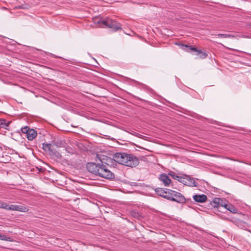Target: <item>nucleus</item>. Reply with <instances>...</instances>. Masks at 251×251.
Segmentation results:
<instances>
[{
  "mask_svg": "<svg viewBox=\"0 0 251 251\" xmlns=\"http://www.w3.org/2000/svg\"><path fill=\"white\" fill-rule=\"evenodd\" d=\"M104 158H102L101 155L97 154L96 156V160L97 161H100L101 163H88L86 165L87 169L89 172L95 176L107 179H112L115 177V175L108 169L106 164L103 163L102 160Z\"/></svg>",
  "mask_w": 251,
  "mask_h": 251,
  "instance_id": "nucleus-1",
  "label": "nucleus"
},
{
  "mask_svg": "<svg viewBox=\"0 0 251 251\" xmlns=\"http://www.w3.org/2000/svg\"><path fill=\"white\" fill-rule=\"evenodd\" d=\"M113 159L119 164L130 167H136L139 163L138 158L136 156L124 152L114 154Z\"/></svg>",
  "mask_w": 251,
  "mask_h": 251,
  "instance_id": "nucleus-2",
  "label": "nucleus"
},
{
  "mask_svg": "<svg viewBox=\"0 0 251 251\" xmlns=\"http://www.w3.org/2000/svg\"><path fill=\"white\" fill-rule=\"evenodd\" d=\"M97 23L102 24L107 27L111 28L114 31H116L119 29H122L121 25L119 23L108 18L100 19L97 22Z\"/></svg>",
  "mask_w": 251,
  "mask_h": 251,
  "instance_id": "nucleus-3",
  "label": "nucleus"
},
{
  "mask_svg": "<svg viewBox=\"0 0 251 251\" xmlns=\"http://www.w3.org/2000/svg\"><path fill=\"white\" fill-rule=\"evenodd\" d=\"M179 182L185 185L189 186L196 187L197 186V183L195 181V180H194L193 178H191L190 176L186 175H183L181 176Z\"/></svg>",
  "mask_w": 251,
  "mask_h": 251,
  "instance_id": "nucleus-4",
  "label": "nucleus"
},
{
  "mask_svg": "<svg viewBox=\"0 0 251 251\" xmlns=\"http://www.w3.org/2000/svg\"><path fill=\"white\" fill-rule=\"evenodd\" d=\"M171 195V201H176L179 203H184L186 201L184 196L180 193L172 190Z\"/></svg>",
  "mask_w": 251,
  "mask_h": 251,
  "instance_id": "nucleus-5",
  "label": "nucleus"
},
{
  "mask_svg": "<svg viewBox=\"0 0 251 251\" xmlns=\"http://www.w3.org/2000/svg\"><path fill=\"white\" fill-rule=\"evenodd\" d=\"M23 133L26 134V137L29 140H32L37 136V132L33 129H30L27 126L21 128Z\"/></svg>",
  "mask_w": 251,
  "mask_h": 251,
  "instance_id": "nucleus-6",
  "label": "nucleus"
},
{
  "mask_svg": "<svg viewBox=\"0 0 251 251\" xmlns=\"http://www.w3.org/2000/svg\"><path fill=\"white\" fill-rule=\"evenodd\" d=\"M172 190L158 188V196L171 201Z\"/></svg>",
  "mask_w": 251,
  "mask_h": 251,
  "instance_id": "nucleus-7",
  "label": "nucleus"
},
{
  "mask_svg": "<svg viewBox=\"0 0 251 251\" xmlns=\"http://www.w3.org/2000/svg\"><path fill=\"white\" fill-rule=\"evenodd\" d=\"M10 210L23 212H27L28 211V208L25 206L14 204L10 205Z\"/></svg>",
  "mask_w": 251,
  "mask_h": 251,
  "instance_id": "nucleus-8",
  "label": "nucleus"
},
{
  "mask_svg": "<svg viewBox=\"0 0 251 251\" xmlns=\"http://www.w3.org/2000/svg\"><path fill=\"white\" fill-rule=\"evenodd\" d=\"M159 179L165 186H169L171 182V180L169 178L168 176L165 174H161Z\"/></svg>",
  "mask_w": 251,
  "mask_h": 251,
  "instance_id": "nucleus-9",
  "label": "nucleus"
},
{
  "mask_svg": "<svg viewBox=\"0 0 251 251\" xmlns=\"http://www.w3.org/2000/svg\"><path fill=\"white\" fill-rule=\"evenodd\" d=\"M194 200L197 202H205L207 199V196L204 194L201 195H195L193 196Z\"/></svg>",
  "mask_w": 251,
  "mask_h": 251,
  "instance_id": "nucleus-10",
  "label": "nucleus"
},
{
  "mask_svg": "<svg viewBox=\"0 0 251 251\" xmlns=\"http://www.w3.org/2000/svg\"><path fill=\"white\" fill-rule=\"evenodd\" d=\"M42 146H43V147H42L43 149L45 151H49V154H50V153H51V152L53 151H54V145L53 144H50V143L45 144V143H43V145H42Z\"/></svg>",
  "mask_w": 251,
  "mask_h": 251,
  "instance_id": "nucleus-11",
  "label": "nucleus"
},
{
  "mask_svg": "<svg viewBox=\"0 0 251 251\" xmlns=\"http://www.w3.org/2000/svg\"><path fill=\"white\" fill-rule=\"evenodd\" d=\"M223 200L219 198H215L213 200V206L214 207L220 208L222 207Z\"/></svg>",
  "mask_w": 251,
  "mask_h": 251,
  "instance_id": "nucleus-12",
  "label": "nucleus"
},
{
  "mask_svg": "<svg viewBox=\"0 0 251 251\" xmlns=\"http://www.w3.org/2000/svg\"><path fill=\"white\" fill-rule=\"evenodd\" d=\"M50 154L52 157L56 158V159H60L62 158L61 154L58 151H56L54 149V151H53L51 153H50Z\"/></svg>",
  "mask_w": 251,
  "mask_h": 251,
  "instance_id": "nucleus-13",
  "label": "nucleus"
},
{
  "mask_svg": "<svg viewBox=\"0 0 251 251\" xmlns=\"http://www.w3.org/2000/svg\"><path fill=\"white\" fill-rule=\"evenodd\" d=\"M10 123L11 122H7V121L4 119H0V126L1 127L6 128V127L9 126Z\"/></svg>",
  "mask_w": 251,
  "mask_h": 251,
  "instance_id": "nucleus-14",
  "label": "nucleus"
},
{
  "mask_svg": "<svg viewBox=\"0 0 251 251\" xmlns=\"http://www.w3.org/2000/svg\"><path fill=\"white\" fill-rule=\"evenodd\" d=\"M195 55L199 56L200 58L204 59L206 58L207 54L206 52L202 51L201 50H199L198 53H195Z\"/></svg>",
  "mask_w": 251,
  "mask_h": 251,
  "instance_id": "nucleus-15",
  "label": "nucleus"
},
{
  "mask_svg": "<svg viewBox=\"0 0 251 251\" xmlns=\"http://www.w3.org/2000/svg\"><path fill=\"white\" fill-rule=\"evenodd\" d=\"M168 175L171 176L174 179H176L178 181L180 180L181 177V176H178L173 172H171L170 173H168Z\"/></svg>",
  "mask_w": 251,
  "mask_h": 251,
  "instance_id": "nucleus-16",
  "label": "nucleus"
},
{
  "mask_svg": "<svg viewBox=\"0 0 251 251\" xmlns=\"http://www.w3.org/2000/svg\"><path fill=\"white\" fill-rule=\"evenodd\" d=\"M226 210L230 211L233 213H236L237 211V209L234 205L228 203Z\"/></svg>",
  "mask_w": 251,
  "mask_h": 251,
  "instance_id": "nucleus-17",
  "label": "nucleus"
},
{
  "mask_svg": "<svg viewBox=\"0 0 251 251\" xmlns=\"http://www.w3.org/2000/svg\"><path fill=\"white\" fill-rule=\"evenodd\" d=\"M181 46L182 47L188 48L190 50H191L196 52V53H198V51L200 50L197 49L196 48L193 47L192 46H189V45H188L182 44Z\"/></svg>",
  "mask_w": 251,
  "mask_h": 251,
  "instance_id": "nucleus-18",
  "label": "nucleus"
},
{
  "mask_svg": "<svg viewBox=\"0 0 251 251\" xmlns=\"http://www.w3.org/2000/svg\"><path fill=\"white\" fill-rule=\"evenodd\" d=\"M0 240L6 241H12V240L10 237H7L5 235H2L0 233Z\"/></svg>",
  "mask_w": 251,
  "mask_h": 251,
  "instance_id": "nucleus-19",
  "label": "nucleus"
},
{
  "mask_svg": "<svg viewBox=\"0 0 251 251\" xmlns=\"http://www.w3.org/2000/svg\"><path fill=\"white\" fill-rule=\"evenodd\" d=\"M131 214L133 217L137 219H139L141 217V214L138 212L132 211Z\"/></svg>",
  "mask_w": 251,
  "mask_h": 251,
  "instance_id": "nucleus-20",
  "label": "nucleus"
},
{
  "mask_svg": "<svg viewBox=\"0 0 251 251\" xmlns=\"http://www.w3.org/2000/svg\"><path fill=\"white\" fill-rule=\"evenodd\" d=\"M0 208H4L7 210H10V205L7 204L5 203H0Z\"/></svg>",
  "mask_w": 251,
  "mask_h": 251,
  "instance_id": "nucleus-21",
  "label": "nucleus"
},
{
  "mask_svg": "<svg viewBox=\"0 0 251 251\" xmlns=\"http://www.w3.org/2000/svg\"><path fill=\"white\" fill-rule=\"evenodd\" d=\"M217 36L218 37H219V38H229V37H233L232 36H231L230 34H220V33L217 34Z\"/></svg>",
  "mask_w": 251,
  "mask_h": 251,
  "instance_id": "nucleus-22",
  "label": "nucleus"
},
{
  "mask_svg": "<svg viewBox=\"0 0 251 251\" xmlns=\"http://www.w3.org/2000/svg\"><path fill=\"white\" fill-rule=\"evenodd\" d=\"M222 207H224L226 209H227L228 203H227V201H226L225 200H223V203Z\"/></svg>",
  "mask_w": 251,
  "mask_h": 251,
  "instance_id": "nucleus-23",
  "label": "nucleus"
},
{
  "mask_svg": "<svg viewBox=\"0 0 251 251\" xmlns=\"http://www.w3.org/2000/svg\"><path fill=\"white\" fill-rule=\"evenodd\" d=\"M250 26L251 27V24H250Z\"/></svg>",
  "mask_w": 251,
  "mask_h": 251,
  "instance_id": "nucleus-24",
  "label": "nucleus"
}]
</instances>
